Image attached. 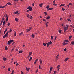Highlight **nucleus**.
I'll list each match as a JSON object with an SVG mask.
<instances>
[{"mask_svg": "<svg viewBox=\"0 0 74 74\" xmlns=\"http://www.w3.org/2000/svg\"><path fill=\"white\" fill-rule=\"evenodd\" d=\"M27 9L29 10L30 11L32 10V8L30 6H29L27 8Z\"/></svg>", "mask_w": 74, "mask_h": 74, "instance_id": "nucleus-1", "label": "nucleus"}, {"mask_svg": "<svg viewBox=\"0 0 74 74\" xmlns=\"http://www.w3.org/2000/svg\"><path fill=\"white\" fill-rule=\"evenodd\" d=\"M52 44V42L50 41V42H49L47 44V47H48L49 46V45L50 44Z\"/></svg>", "mask_w": 74, "mask_h": 74, "instance_id": "nucleus-2", "label": "nucleus"}, {"mask_svg": "<svg viewBox=\"0 0 74 74\" xmlns=\"http://www.w3.org/2000/svg\"><path fill=\"white\" fill-rule=\"evenodd\" d=\"M31 29H32V27H30L29 28V29H27L26 32H30V30Z\"/></svg>", "mask_w": 74, "mask_h": 74, "instance_id": "nucleus-3", "label": "nucleus"}, {"mask_svg": "<svg viewBox=\"0 0 74 74\" xmlns=\"http://www.w3.org/2000/svg\"><path fill=\"white\" fill-rule=\"evenodd\" d=\"M64 32H65L66 30H67V29L66 27H64Z\"/></svg>", "mask_w": 74, "mask_h": 74, "instance_id": "nucleus-4", "label": "nucleus"}, {"mask_svg": "<svg viewBox=\"0 0 74 74\" xmlns=\"http://www.w3.org/2000/svg\"><path fill=\"white\" fill-rule=\"evenodd\" d=\"M59 67H60V65H58L57 66V69L58 70V71H59Z\"/></svg>", "mask_w": 74, "mask_h": 74, "instance_id": "nucleus-5", "label": "nucleus"}, {"mask_svg": "<svg viewBox=\"0 0 74 74\" xmlns=\"http://www.w3.org/2000/svg\"><path fill=\"white\" fill-rule=\"evenodd\" d=\"M6 21H8V16H7V14H6Z\"/></svg>", "mask_w": 74, "mask_h": 74, "instance_id": "nucleus-6", "label": "nucleus"}, {"mask_svg": "<svg viewBox=\"0 0 74 74\" xmlns=\"http://www.w3.org/2000/svg\"><path fill=\"white\" fill-rule=\"evenodd\" d=\"M68 60H69V58H67L65 59L64 61V62H66V61H67Z\"/></svg>", "mask_w": 74, "mask_h": 74, "instance_id": "nucleus-7", "label": "nucleus"}, {"mask_svg": "<svg viewBox=\"0 0 74 74\" xmlns=\"http://www.w3.org/2000/svg\"><path fill=\"white\" fill-rule=\"evenodd\" d=\"M39 61H40V64H41L42 63V60H41V59H39Z\"/></svg>", "mask_w": 74, "mask_h": 74, "instance_id": "nucleus-8", "label": "nucleus"}, {"mask_svg": "<svg viewBox=\"0 0 74 74\" xmlns=\"http://www.w3.org/2000/svg\"><path fill=\"white\" fill-rule=\"evenodd\" d=\"M8 37L7 36V35H6V34H5V35L3 36V38H5V37Z\"/></svg>", "mask_w": 74, "mask_h": 74, "instance_id": "nucleus-9", "label": "nucleus"}, {"mask_svg": "<svg viewBox=\"0 0 74 74\" xmlns=\"http://www.w3.org/2000/svg\"><path fill=\"white\" fill-rule=\"evenodd\" d=\"M43 3H42L41 4H40L39 5V6H40V7H42V5H43Z\"/></svg>", "mask_w": 74, "mask_h": 74, "instance_id": "nucleus-10", "label": "nucleus"}, {"mask_svg": "<svg viewBox=\"0 0 74 74\" xmlns=\"http://www.w3.org/2000/svg\"><path fill=\"white\" fill-rule=\"evenodd\" d=\"M3 60L4 61H6L7 60V58L5 57H4L3 58Z\"/></svg>", "mask_w": 74, "mask_h": 74, "instance_id": "nucleus-11", "label": "nucleus"}, {"mask_svg": "<svg viewBox=\"0 0 74 74\" xmlns=\"http://www.w3.org/2000/svg\"><path fill=\"white\" fill-rule=\"evenodd\" d=\"M37 60H38V59H36V60H35V62H34V64H36V63L37 62Z\"/></svg>", "mask_w": 74, "mask_h": 74, "instance_id": "nucleus-12", "label": "nucleus"}, {"mask_svg": "<svg viewBox=\"0 0 74 74\" xmlns=\"http://www.w3.org/2000/svg\"><path fill=\"white\" fill-rule=\"evenodd\" d=\"M4 18H3L2 19L1 22V24H0L1 25L2 24V23H3V21H4Z\"/></svg>", "mask_w": 74, "mask_h": 74, "instance_id": "nucleus-13", "label": "nucleus"}, {"mask_svg": "<svg viewBox=\"0 0 74 74\" xmlns=\"http://www.w3.org/2000/svg\"><path fill=\"white\" fill-rule=\"evenodd\" d=\"M7 44H8V45H10V44H11V42H10V41H8V42Z\"/></svg>", "mask_w": 74, "mask_h": 74, "instance_id": "nucleus-14", "label": "nucleus"}, {"mask_svg": "<svg viewBox=\"0 0 74 74\" xmlns=\"http://www.w3.org/2000/svg\"><path fill=\"white\" fill-rule=\"evenodd\" d=\"M26 70H27V71H29V69H30V68H28L27 67L26 68Z\"/></svg>", "mask_w": 74, "mask_h": 74, "instance_id": "nucleus-15", "label": "nucleus"}, {"mask_svg": "<svg viewBox=\"0 0 74 74\" xmlns=\"http://www.w3.org/2000/svg\"><path fill=\"white\" fill-rule=\"evenodd\" d=\"M46 19H50V17L49 16H48L46 18Z\"/></svg>", "mask_w": 74, "mask_h": 74, "instance_id": "nucleus-16", "label": "nucleus"}, {"mask_svg": "<svg viewBox=\"0 0 74 74\" xmlns=\"http://www.w3.org/2000/svg\"><path fill=\"white\" fill-rule=\"evenodd\" d=\"M53 10V8H49L48 9H47V10L48 11V10Z\"/></svg>", "mask_w": 74, "mask_h": 74, "instance_id": "nucleus-17", "label": "nucleus"}, {"mask_svg": "<svg viewBox=\"0 0 74 74\" xmlns=\"http://www.w3.org/2000/svg\"><path fill=\"white\" fill-rule=\"evenodd\" d=\"M7 28L6 29H5V31H4V34H5V33H6V32H7Z\"/></svg>", "mask_w": 74, "mask_h": 74, "instance_id": "nucleus-18", "label": "nucleus"}, {"mask_svg": "<svg viewBox=\"0 0 74 74\" xmlns=\"http://www.w3.org/2000/svg\"><path fill=\"white\" fill-rule=\"evenodd\" d=\"M58 57H59V54H58L57 55V56L56 57V58L57 59L56 60H58L57 58H58Z\"/></svg>", "mask_w": 74, "mask_h": 74, "instance_id": "nucleus-19", "label": "nucleus"}, {"mask_svg": "<svg viewBox=\"0 0 74 74\" xmlns=\"http://www.w3.org/2000/svg\"><path fill=\"white\" fill-rule=\"evenodd\" d=\"M18 11H17L16 12H14L15 14H18Z\"/></svg>", "mask_w": 74, "mask_h": 74, "instance_id": "nucleus-20", "label": "nucleus"}, {"mask_svg": "<svg viewBox=\"0 0 74 74\" xmlns=\"http://www.w3.org/2000/svg\"><path fill=\"white\" fill-rule=\"evenodd\" d=\"M7 4L9 5H11V3L10 2H9L7 3Z\"/></svg>", "mask_w": 74, "mask_h": 74, "instance_id": "nucleus-21", "label": "nucleus"}, {"mask_svg": "<svg viewBox=\"0 0 74 74\" xmlns=\"http://www.w3.org/2000/svg\"><path fill=\"white\" fill-rule=\"evenodd\" d=\"M5 50L6 51H7V49H8V48H7V46H5Z\"/></svg>", "mask_w": 74, "mask_h": 74, "instance_id": "nucleus-22", "label": "nucleus"}, {"mask_svg": "<svg viewBox=\"0 0 74 74\" xmlns=\"http://www.w3.org/2000/svg\"><path fill=\"white\" fill-rule=\"evenodd\" d=\"M15 20L16 21V22H18L19 21V20H18V19L16 18H15Z\"/></svg>", "mask_w": 74, "mask_h": 74, "instance_id": "nucleus-23", "label": "nucleus"}, {"mask_svg": "<svg viewBox=\"0 0 74 74\" xmlns=\"http://www.w3.org/2000/svg\"><path fill=\"white\" fill-rule=\"evenodd\" d=\"M8 71H10V70H11V68H8Z\"/></svg>", "mask_w": 74, "mask_h": 74, "instance_id": "nucleus-24", "label": "nucleus"}, {"mask_svg": "<svg viewBox=\"0 0 74 74\" xmlns=\"http://www.w3.org/2000/svg\"><path fill=\"white\" fill-rule=\"evenodd\" d=\"M62 6H64V4H61L60 5V7H62Z\"/></svg>", "mask_w": 74, "mask_h": 74, "instance_id": "nucleus-25", "label": "nucleus"}, {"mask_svg": "<svg viewBox=\"0 0 74 74\" xmlns=\"http://www.w3.org/2000/svg\"><path fill=\"white\" fill-rule=\"evenodd\" d=\"M9 41H10V42H14V41L13 40H10Z\"/></svg>", "mask_w": 74, "mask_h": 74, "instance_id": "nucleus-26", "label": "nucleus"}, {"mask_svg": "<svg viewBox=\"0 0 74 74\" xmlns=\"http://www.w3.org/2000/svg\"><path fill=\"white\" fill-rule=\"evenodd\" d=\"M71 36H70L69 37V39L71 40Z\"/></svg>", "mask_w": 74, "mask_h": 74, "instance_id": "nucleus-27", "label": "nucleus"}, {"mask_svg": "<svg viewBox=\"0 0 74 74\" xmlns=\"http://www.w3.org/2000/svg\"><path fill=\"white\" fill-rule=\"evenodd\" d=\"M32 57H31L30 58V59L29 60V62H30V61L31 60H32Z\"/></svg>", "mask_w": 74, "mask_h": 74, "instance_id": "nucleus-28", "label": "nucleus"}, {"mask_svg": "<svg viewBox=\"0 0 74 74\" xmlns=\"http://www.w3.org/2000/svg\"><path fill=\"white\" fill-rule=\"evenodd\" d=\"M34 35H33V34L32 35V37H33V38H34Z\"/></svg>", "mask_w": 74, "mask_h": 74, "instance_id": "nucleus-29", "label": "nucleus"}, {"mask_svg": "<svg viewBox=\"0 0 74 74\" xmlns=\"http://www.w3.org/2000/svg\"><path fill=\"white\" fill-rule=\"evenodd\" d=\"M19 52L20 53H21L23 51L22 50H21L19 51Z\"/></svg>", "mask_w": 74, "mask_h": 74, "instance_id": "nucleus-30", "label": "nucleus"}, {"mask_svg": "<svg viewBox=\"0 0 74 74\" xmlns=\"http://www.w3.org/2000/svg\"><path fill=\"white\" fill-rule=\"evenodd\" d=\"M49 8V5L47 6L46 7V8H47V9H48V8Z\"/></svg>", "mask_w": 74, "mask_h": 74, "instance_id": "nucleus-31", "label": "nucleus"}, {"mask_svg": "<svg viewBox=\"0 0 74 74\" xmlns=\"http://www.w3.org/2000/svg\"><path fill=\"white\" fill-rule=\"evenodd\" d=\"M5 21H3V26H4V25H5Z\"/></svg>", "mask_w": 74, "mask_h": 74, "instance_id": "nucleus-32", "label": "nucleus"}, {"mask_svg": "<svg viewBox=\"0 0 74 74\" xmlns=\"http://www.w3.org/2000/svg\"><path fill=\"white\" fill-rule=\"evenodd\" d=\"M63 45H66V44H67V43L64 42L63 43Z\"/></svg>", "mask_w": 74, "mask_h": 74, "instance_id": "nucleus-33", "label": "nucleus"}, {"mask_svg": "<svg viewBox=\"0 0 74 74\" xmlns=\"http://www.w3.org/2000/svg\"><path fill=\"white\" fill-rule=\"evenodd\" d=\"M43 44L44 46H45V47L46 46V45H47V43H43Z\"/></svg>", "mask_w": 74, "mask_h": 74, "instance_id": "nucleus-34", "label": "nucleus"}, {"mask_svg": "<svg viewBox=\"0 0 74 74\" xmlns=\"http://www.w3.org/2000/svg\"><path fill=\"white\" fill-rule=\"evenodd\" d=\"M14 36H16V32H15L14 33Z\"/></svg>", "mask_w": 74, "mask_h": 74, "instance_id": "nucleus-35", "label": "nucleus"}, {"mask_svg": "<svg viewBox=\"0 0 74 74\" xmlns=\"http://www.w3.org/2000/svg\"><path fill=\"white\" fill-rule=\"evenodd\" d=\"M23 34V32H21L19 34V36H21V35H22Z\"/></svg>", "mask_w": 74, "mask_h": 74, "instance_id": "nucleus-36", "label": "nucleus"}, {"mask_svg": "<svg viewBox=\"0 0 74 74\" xmlns=\"http://www.w3.org/2000/svg\"><path fill=\"white\" fill-rule=\"evenodd\" d=\"M71 44H72L73 45H74V41H73L71 42Z\"/></svg>", "mask_w": 74, "mask_h": 74, "instance_id": "nucleus-37", "label": "nucleus"}, {"mask_svg": "<svg viewBox=\"0 0 74 74\" xmlns=\"http://www.w3.org/2000/svg\"><path fill=\"white\" fill-rule=\"evenodd\" d=\"M8 33H9V31H7V32L6 33V35L7 36L8 35Z\"/></svg>", "mask_w": 74, "mask_h": 74, "instance_id": "nucleus-38", "label": "nucleus"}, {"mask_svg": "<svg viewBox=\"0 0 74 74\" xmlns=\"http://www.w3.org/2000/svg\"><path fill=\"white\" fill-rule=\"evenodd\" d=\"M14 70H13L11 74H14Z\"/></svg>", "mask_w": 74, "mask_h": 74, "instance_id": "nucleus-39", "label": "nucleus"}, {"mask_svg": "<svg viewBox=\"0 0 74 74\" xmlns=\"http://www.w3.org/2000/svg\"><path fill=\"white\" fill-rule=\"evenodd\" d=\"M64 42H69V41L67 40H65L64 41Z\"/></svg>", "mask_w": 74, "mask_h": 74, "instance_id": "nucleus-40", "label": "nucleus"}, {"mask_svg": "<svg viewBox=\"0 0 74 74\" xmlns=\"http://www.w3.org/2000/svg\"><path fill=\"white\" fill-rule=\"evenodd\" d=\"M53 36H51V39L53 40Z\"/></svg>", "mask_w": 74, "mask_h": 74, "instance_id": "nucleus-41", "label": "nucleus"}, {"mask_svg": "<svg viewBox=\"0 0 74 74\" xmlns=\"http://www.w3.org/2000/svg\"><path fill=\"white\" fill-rule=\"evenodd\" d=\"M32 52H30L29 53V55H32Z\"/></svg>", "mask_w": 74, "mask_h": 74, "instance_id": "nucleus-42", "label": "nucleus"}, {"mask_svg": "<svg viewBox=\"0 0 74 74\" xmlns=\"http://www.w3.org/2000/svg\"><path fill=\"white\" fill-rule=\"evenodd\" d=\"M52 69H53V68L52 67H51L50 68V71H52Z\"/></svg>", "mask_w": 74, "mask_h": 74, "instance_id": "nucleus-43", "label": "nucleus"}, {"mask_svg": "<svg viewBox=\"0 0 74 74\" xmlns=\"http://www.w3.org/2000/svg\"><path fill=\"white\" fill-rule=\"evenodd\" d=\"M27 15L28 18H29V17H30V15L29 14H27Z\"/></svg>", "mask_w": 74, "mask_h": 74, "instance_id": "nucleus-44", "label": "nucleus"}, {"mask_svg": "<svg viewBox=\"0 0 74 74\" xmlns=\"http://www.w3.org/2000/svg\"><path fill=\"white\" fill-rule=\"evenodd\" d=\"M30 18L31 19H33V17H32V16H31V17H30Z\"/></svg>", "mask_w": 74, "mask_h": 74, "instance_id": "nucleus-45", "label": "nucleus"}, {"mask_svg": "<svg viewBox=\"0 0 74 74\" xmlns=\"http://www.w3.org/2000/svg\"><path fill=\"white\" fill-rule=\"evenodd\" d=\"M44 13L45 14V15H47V13L45 12H44Z\"/></svg>", "mask_w": 74, "mask_h": 74, "instance_id": "nucleus-46", "label": "nucleus"}, {"mask_svg": "<svg viewBox=\"0 0 74 74\" xmlns=\"http://www.w3.org/2000/svg\"><path fill=\"white\" fill-rule=\"evenodd\" d=\"M64 51H65V52H66V51H67V49H66V48H65Z\"/></svg>", "mask_w": 74, "mask_h": 74, "instance_id": "nucleus-47", "label": "nucleus"}, {"mask_svg": "<svg viewBox=\"0 0 74 74\" xmlns=\"http://www.w3.org/2000/svg\"><path fill=\"white\" fill-rule=\"evenodd\" d=\"M53 5H54L55 6H56L57 5L55 4V3H53Z\"/></svg>", "mask_w": 74, "mask_h": 74, "instance_id": "nucleus-48", "label": "nucleus"}, {"mask_svg": "<svg viewBox=\"0 0 74 74\" xmlns=\"http://www.w3.org/2000/svg\"><path fill=\"white\" fill-rule=\"evenodd\" d=\"M62 11H64L65 10V9H64V8H62Z\"/></svg>", "mask_w": 74, "mask_h": 74, "instance_id": "nucleus-49", "label": "nucleus"}, {"mask_svg": "<svg viewBox=\"0 0 74 74\" xmlns=\"http://www.w3.org/2000/svg\"><path fill=\"white\" fill-rule=\"evenodd\" d=\"M55 2H56V0H55L53 1V4L55 3Z\"/></svg>", "mask_w": 74, "mask_h": 74, "instance_id": "nucleus-50", "label": "nucleus"}, {"mask_svg": "<svg viewBox=\"0 0 74 74\" xmlns=\"http://www.w3.org/2000/svg\"><path fill=\"white\" fill-rule=\"evenodd\" d=\"M54 74H56V71H54Z\"/></svg>", "mask_w": 74, "mask_h": 74, "instance_id": "nucleus-51", "label": "nucleus"}, {"mask_svg": "<svg viewBox=\"0 0 74 74\" xmlns=\"http://www.w3.org/2000/svg\"><path fill=\"white\" fill-rule=\"evenodd\" d=\"M68 21H69V22H71V20H70V19H68Z\"/></svg>", "mask_w": 74, "mask_h": 74, "instance_id": "nucleus-52", "label": "nucleus"}, {"mask_svg": "<svg viewBox=\"0 0 74 74\" xmlns=\"http://www.w3.org/2000/svg\"><path fill=\"white\" fill-rule=\"evenodd\" d=\"M59 32L60 33H61V30H59Z\"/></svg>", "mask_w": 74, "mask_h": 74, "instance_id": "nucleus-53", "label": "nucleus"}, {"mask_svg": "<svg viewBox=\"0 0 74 74\" xmlns=\"http://www.w3.org/2000/svg\"><path fill=\"white\" fill-rule=\"evenodd\" d=\"M46 27H48V24H47V23H46Z\"/></svg>", "mask_w": 74, "mask_h": 74, "instance_id": "nucleus-54", "label": "nucleus"}, {"mask_svg": "<svg viewBox=\"0 0 74 74\" xmlns=\"http://www.w3.org/2000/svg\"><path fill=\"white\" fill-rule=\"evenodd\" d=\"M69 5H72V3H69Z\"/></svg>", "mask_w": 74, "mask_h": 74, "instance_id": "nucleus-55", "label": "nucleus"}, {"mask_svg": "<svg viewBox=\"0 0 74 74\" xmlns=\"http://www.w3.org/2000/svg\"><path fill=\"white\" fill-rule=\"evenodd\" d=\"M39 68L40 69H41V66L39 65Z\"/></svg>", "mask_w": 74, "mask_h": 74, "instance_id": "nucleus-56", "label": "nucleus"}, {"mask_svg": "<svg viewBox=\"0 0 74 74\" xmlns=\"http://www.w3.org/2000/svg\"><path fill=\"white\" fill-rule=\"evenodd\" d=\"M10 23H8V24L7 25L8 26H10Z\"/></svg>", "mask_w": 74, "mask_h": 74, "instance_id": "nucleus-57", "label": "nucleus"}, {"mask_svg": "<svg viewBox=\"0 0 74 74\" xmlns=\"http://www.w3.org/2000/svg\"><path fill=\"white\" fill-rule=\"evenodd\" d=\"M56 37L54 39V41H55V40H56Z\"/></svg>", "mask_w": 74, "mask_h": 74, "instance_id": "nucleus-58", "label": "nucleus"}, {"mask_svg": "<svg viewBox=\"0 0 74 74\" xmlns=\"http://www.w3.org/2000/svg\"><path fill=\"white\" fill-rule=\"evenodd\" d=\"M68 27H69V26L68 25H66V27L67 29H68Z\"/></svg>", "mask_w": 74, "mask_h": 74, "instance_id": "nucleus-59", "label": "nucleus"}, {"mask_svg": "<svg viewBox=\"0 0 74 74\" xmlns=\"http://www.w3.org/2000/svg\"><path fill=\"white\" fill-rule=\"evenodd\" d=\"M12 32V30L10 29L9 31V33H10V32Z\"/></svg>", "mask_w": 74, "mask_h": 74, "instance_id": "nucleus-60", "label": "nucleus"}, {"mask_svg": "<svg viewBox=\"0 0 74 74\" xmlns=\"http://www.w3.org/2000/svg\"><path fill=\"white\" fill-rule=\"evenodd\" d=\"M32 5V6H34V3H33V4Z\"/></svg>", "mask_w": 74, "mask_h": 74, "instance_id": "nucleus-61", "label": "nucleus"}, {"mask_svg": "<svg viewBox=\"0 0 74 74\" xmlns=\"http://www.w3.org/2000/svg\"><path fill=\"white\" fill-rule=\"evenodd\" d=\"M21 74H23V72H22V71H21Z\"/></svg>", "mask_w": 74, "mask_h": 74, "instance_id": "nucleus-62", "label": "nucleus"}, {"mask_svg": "<svg viewBox=\"0 0 74 74\" xmlns=\"http://www.w3.org/2000/svg\"><path fill=\"white\" fill-rule=\"evenodd\" d=\"M43 21H44V22H45V21H46V20H45V19H43Z\"/></svg>", "mask_w": 74, "mask_h": 74, "instance_id": "nucleus-63", "label": "nucleus"}, {"mask_svg": "<svg viewBox=\"0 0 74 74\" xmlns=\"http://www.w3.org/2000/svg\"><path fill=\"white\" fill-rule=\"evenodd\" d=\"M16 66H18L19 65V63H17L16 64Z\"/></svg>", "mask_w": 74, "mask_h": 74, "instance_id": "nucleus-64", "label": "nucleus"}]
</instances>
